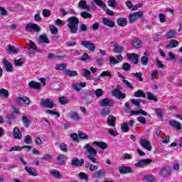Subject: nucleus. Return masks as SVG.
I'll use <instances>...</instances> for the list:
<instances>
[{
	"label": "nucleus",
	"mask_w": 182,
	"mask_h": 182,
	"mask_svg": "<svg viewBox=\"0 0 182 182\" xmlns=\"http://www.w3.org/2000/svg\"><path fill=\"white\" fill-rule=\"evenodd\" d=\"M68 27L72 34L77 33L79 31V18L75 16H70L67 19Z\"/></svg>",
	"instance_id": "1"
},
{
	"label": "nucleus",
	"mask_w": 182,
	"mask_h": 182,
	"mask_svg": "<svg viewBox=\"0 0 182 182\" xmlns=\"http://www.w3.org/2000/svg\"><path fill=\"white\" fill-rule=\"evenodd\" d=\"M143 18V11H139L134 13H131L128 17L130 23H134L137 19Z\"/></svg>",
	"instance_id": "2"
},
{
	"label": "nucleus",
	"mask_w": 182,
	"mask_h": 182,
	"mask_svg": "<svg viewBox=\"0 0 182 182\" xmlns=\"http://www.w3.org/2000/svg\"><path fill=\"white\" fill-rule=\"evenodd\" d=\"M41 106L45 107L46 109H53L55 105L53 101L50 98L42 99L40 102Z\"/></svg>",
	"instance_id": "3"
},
{
	"label": "nucleus",
	"mask_w": 182,
	"mask_h": 182,
	"mask_svg": "<svg viewBox=\"0 0 182 182\" xmlns=\"http://www.w3.org/2000/svg\"><path fill=\"white\" fill-rule=\"evenodd\" d=\"M25 29L26 32H41V26L36 23H28L26 25Z\"/></svg>",
	"instance_id": "4"
},
{
	"label": "nucleus",
	"mask_w": 182,
	"mask_h": 182,
	"mask_svg": "<svg viewBox=\"0 0 182 182\" xmlns=\"http://www.w3.org/2000/svg\"><path fill=\"white\" fill-rule=\"evenodd\" d=\"M82 46H84L86 49L90 50V52H95L96 50V46L95 43L88 41H83L81 42Z\"/></svg>",
	"instance_id": "5"
},
{
	"label": "nucleus",
	"mask_w": 182,
	"mask_h": 182,
	"mask_svg": "<svg viewBox=\"0 0 182 182\" xmlns=\"http://www.w3.org/2000/svg\"><path fill=\"white\" fill-rule=\"evenodd\" d=\"M21 102L25 103V105H29L31 103V99L25 95H19L18 97L15 100V102L16 105H21Z\"/></svg>",
	"instance_id": "6"
},
{
	"label": "nucleus",
	"mask_w": 182,
	"mask_h": 182,
	"mask_svg": "<svg viewBox=\"0 0 182 182\" xmlns=\"http://www.w3.org/2000/svg\"><path fill=\"white\" fill-rule=\"evenodd\" d=\"M173 168L170 166H164L162 168L159 172L161 177H169L171 176V171Z\"/></svg>",
	"instance_id": "7"
},
{
	"label": "nucleus",
	"mask_w": 182,
	"mask_h": 182,
	"mask_svg": "<svg viewBox=\"0 0 182 182\" xmlns=\"http://www.w3.org/2000/svg\"><path fill=\"white\" fill-rule=\"evenodd\" d=\"M140 144L141 147H144V149H146V150H148V151H151L152 148H151V144L150 143V141L146 139H142L140 141Z\"/></svg>",
	"instance_id": "8"
},
{
	"label": "nucleus",
	"mask_w": 182,
	"mask_h": 182,
	"mask_svg": "<svg viewBox=\"0 0 182 182\" xmlns=\"http://www.w3.org/2000/svg\"><path fill=\"white\" fill-rule=\"evenodd\" d=\"M84 149L89 153V156H97V150L93 148L90 144H85Z\"/></svg>",
	"instance_id": "9"
},
{
	"label": "nucleus",
	"mask_w": 182,
	"mask_h": 182,
	"mask_svg": "<svg viewBox=\"0 0 182 182\" xmlns=\"http://www.w3.org/2000/svg\"><path fill=\"white\" fill-rule=\"evenodd\" d=\"M127 58L132 60L134 65H139V55L136 53H127Z\"/></svg>",
	"instance_id": "10"
},
{
	"label": "nucleus",
	"mask_w": 182,
	"mask_h": 182,
	"mask_svg": "<svg viewBox=\"0 0 182 182\" xmlns=\"http://www.w3.org/2000/svg\"><path fill=\"white\" fill-rule=\"evenodd\" d=\"M111 45L114 46V53H122V52H124V48L114 41L111 42Z\"/></svg>",
	"instance_id": "11"
},
{
	"label": "nucleus",
	"mask_w": 182,
	"mask_h": 182,
	"mask_svg": "<svg viewBox=\"0 0 182 182\" xmlns=\"http://www.w3.org/2000/svg\"><path fill=\"white\" fill-rule=\"evenodd\" d=\"M13 136L16 140H21L22 139V132L19 130L18 127H15L13 131Z\"/></svg>",
	"instance_id": "12"
},
{
	"label": "nucleus",
	"mask_w": 182,
	"mask_h": 182,
	"mask_svg": "<svg viewBox=\"0 0 182 182\" xmlns=\"http://www.w3.org/2000/svg\"><path fill=\"white\" fill-rule=\"evenodd\" d=\"M119 171L120 174H127L129 173H133V170L130 166H119Z\"/></svg>",
	"instance_id": "13"
},
{
	"label": "nucleus",
	"mask_w": 182,
	"mask_h": 182,
	"mask_svg": "<svg viewBox=\"0 0 182 182\" xmlns=\"http://www.w3.org/2000/svg\"><path fill=\"white\" fill-rule=\"evenodd\" d=\"M71 164L74 167H80V166L85 164V159H81L79 160L78 159H75L72 160Z\"/></svg>",
	"instance_id": "14"
},
{
	"label": "nucleus",
	"mask_w": 182,
	"mask_h": 182,
	"mask_svg": "<svg viewBox=\"0 0 182 182\" xmlns=\"http://www.w3.org/2000/svg\"><path fill=\"white\" fill-rule=\"evenodd\" d=\"M112 94L114 96H118V99H126V94L122 92L119 89H114Z\"/></svg>",
	"instance_id": "15"
},
{
	"label": "nucleus",
	"mask_w": 182,
	"mask_h": 182,
	"mask_svg": "<svg viewBox=\"0 0 182 182\" xmlns=\"http://www.w3.org/2000/svg\"><path fill=\"white\" fill-rule=\"evenodd\" d=\"M3 62L6 72H12L14 70V66H12V64L8 60L4 58Z\"/></svg>",
	"instance_id": "16"
},
{
	"label": "nucleus",
	"mask_w": 182,
	"mask_h": 182,
	"mask_svg": "<svg viewBox=\"0 0 182 182\" xmlns=\"http://www.w3.org/2000/svg\"><path fill=\"white\" fill-rule=\"evenodd\" d=\"M168 124L177 130H181V123L176 120L168 121Z\"/></svg>",
	"instance_id": "17"
},
{
	"label": "nucleus",
	"mask_w": 182,
	"mask_h": 182,
	"mask_svg": "<svg viewBox=\"0 0 182 182\" xmlns=\"http://www.w3.org/2000/svg\"><path fill=\"white\" fill-rule=\"evenodd\" d=\"M24 169L26 170V173H28V174H29L30 176H32L33 177L38 176V173H36V170H35V168L26 166Z\"/></svg>",
	"instance_id": "18"
},
{
	"label": "nucleus",
	"mask_w": 182,
	"mask_h": 182,
	"mask_svg": "<svg viewBox=\"0 0 182 182\" xmlns=\"http://www.w3.org/2000/svg\"><path fill=\"white\" fill-rule=\"evenodd\" d=\"M63 75H66V76L70 77H75V76H77V71L65 69L63 71Z\"/></svg>",
	"instance_id": "19"
},
{
	"label": "nucleus",
	"mask_w": 182,
	"mask_h": 182,
	"mask_svg": "<svg viewBox=\"0 0 182 182\" xmlns=\"http://www.w3.org/2000/svg\"><path fill=\"white\" fill-rule=\"evenodd\" d=\"M106 176V171L103 169H100L94 173V177L95 178H102Z\"/></svg>",
	"instance_id": "20"
},
{
	"label": "nucleus",
	"mask_w": 182,
	"mask_h": 182,
	"mask_svg": "<svg viewBox=\"0 0 182 182\" xmlns=\"http://www.w3.org/2000/svg\"><path fill=\"white\" fill-rule=\"evenodd\" d=\"M92 144H95V146H97V147H100L102 150H106V149H107V144L103 141H95L92 142Z\"/></svg>",
	"instance_id": "21"
},
{
	"label": "nucleus",
	"mask_w": 182,
	"mask_h": 182,
	"mask_svg": "<svg viewBox=\"0 0 182 182\" xmlns=\"http://www.w3.org/2000/svg\"><path fill=\"white\" fill-rule=\"evenodd\" d=\"M78 6L80 8H82V9H86L87 12H90V7L87 6V4L86 3V1L85 0H80L78 3Z\"/></svg>",
	"instance_id": "22"
},
{
	"label": "nucleus",
	"mask_w": 182,
	"mask_h": 182,
	"mask_svg": "<svg viewBox=\"0 0 182 182\" xmlns=\"http://www.w3.org/2000/svg\"><path fill=\"white\" fill-rule=\"evenodd\" d=\"M100 105L106 107L107 106H109V107H112L113 106V102L110 101V100L107 98H104L101 102H100Z\"/></svg>",
	"instance_id": "23"
},
{
	"label": "nucleus",
	"mask_w": 182,
	"mask_h": 182,
	"mask_svg": "<svg viewBox=\"0 0 182 182\" xmlns=\"http://www.w3.org/2000/svg\"><path fill=\"white\" fill-rule=\"evenodd\" d=\"M28 86L31 89H36V90L41 89V83L36 82V81H31L28 83Z\"/></svg>",
	"instance_id": "24"
},
{
	"label": "nucleus",
	"mask_w": 182,
	"mask_h": 182,
	"mask_svg": "<svg viewBox=\"0 0 182 182\" xmlns=\"http://www.w3.org/2000/svg\"><path fill=\"white\" fill-rule=\"evenodd\" d=\"M117 23L119 26L124 28V26H127V19H126V18H119L117 21Z\"/></svg>",
	"instance_id": "25"
},
{
	"label": "nucleus",
	"mask_w": 182,
	"mask_h": 182,
	"mask_svg": "<svg viewBox=\"0 0 182 182\" xmlns=\"http://www.w3.org/2000/svg\"><path fill=\"white\" fill-rule=\"evenodd\" d=\"M178 46V41L177 40H171L169 44L166 45V49H171V48H177Z\"/></svg>",
	"instance_id": "26"
},
{
	"label": "nucleus",
	"mask_w": 182,
	"mask_h": 182,
	"mask_svg": "<svg viewBox=\"0 0 182 182\" xmlns=\"http://www.w3.org/2000/svg\"><path fill=\"white\" fill-rule=\"evenodd\" d=\"M0 97L8 99L9 97V91L5 88L0 89Z\"/></svg>",
	"instance_id": "27"
},
{
	"label": "nucleus",
	"mask_w": 182,
	"mask_h": 182,
	"mask_svg": "<svg viewBox=\"0 0 182 182\" xmlns=\"http://www.w3.org/2000/svg\"><path fill=\"white\" fill-rule=\"evenodd\" d=\"M102 21L106 26H109V28H114V22H113V21L108 20L107 18H103Z\"/></svg>",
	"instance_id": "28"
},
{
	"label": "nucleus",
	"mask_w": 182,
	"mask_h": 182,
	"mask_svg": "<svg viewBox=\"0 0 182 182\" xmlns=\"http://www.w3.org/2000/svg\"><path fill=\"white\" fill-rule=\"evenodd\" d=\"M108 124L111 126V127H114L116 126V117L113 115H109L107 119Z\"/></svg>",
	"instance_id": "29"
},
{
	"label": "nucleus",
	"mask_w": 182,
	"mask_h": 182,
	"mask_svg": "<svg viewBox=\"0 0 182 182\" xmlns=\"http://www.w3.org/2000/svg\"><path fill=\"white\" fill-rule=\"evenodd\" d=\"M38 42L40 43H50V41L46 35H41L39 36Z\"/></svg>",
	"instance_id": "30"
},
{
	"label": "nucleus",
	"mask_w": 182,
	"mask_h": 182,
	"mask_svg": "<svg viewBox=\"0 0 182 182\" xmlns=\"http://www.w3.org/2000/svg\"><path fill=\"white\" fill-rule=\"evenodd\" d=\"M134 96V97H143L144 99H146V93L141 90H138L135 92Z\"/></svg>",
	"instance_id": "31"
},
{
	"label": "nucleus",
	"mask_w": 182,
	"mask_h": 182,
	"mask_svg": "<svg viewBox=\"0 0 182 182\" xmlns=\"http://www.w3.org/2000/svg\"><path fill=\"white\" fill-rule=\"evenodd\" d=\"M177 36V31L174 30H170L167 33H166V37L168 39H174Z\"/></svg>",
	"instance_id": "32"
},
{
	"label": "nucleus",
	"mask_w": 182,
	"mask_h": 182,
	"mask_svg": "<svg viewBox=\"0 0 182 182\" xmlns=\"http://www.w3.org/2000/svg\"><path fill=\"white\" fill-rule=\"evenodd\" d=\"M82 73H83L84 77H85L87 80H90V79H92V77L90 76V75H92L90 70L84 68L82 69Z\"/></svg>",
	"instance_id": "33"
},
{
	"label": "nucleus",
	"mask_w": 182,
	"mask_h": 182,
	"mask_svg": "<svg viewBox=\"0 0 182 182\" xmlns=\"http://www.w3.org/2000/svg\"><path fill=\"white\" fill-rule=\"evenodd\" d=\"M121 130L123 133H129V130H130V127H129V123H122L121 124Z\"/></svg>",
	"instance_id": "34"
},
{
	"label": "nucleus",
	"mask_w": 182,
	"mask_h": 182,
	"mask_svg": "<svg viewBox=\"0 0 182 182\" xmlns=\"http://www.w3.org/2000/svg\"><path fill=\"white\" fill-rule=\"evenodd\" d=\"M28 42L29 45H31V49H33V50H36L38 53H41V52H42V50L38 48V46H36V44L33 41H29Z\"/></svg>",
	"instance_id": "35"
},
{
	"label": "nucleus",
	"mask_w": 182,
	"mask_h": 182,
	"mask_svg": "<svg viewBox=\"0 0 182 182\" xmlns=\"http://www.w3.org/2000/svg\"><path fill=\"white\" fill-rule=\"evenodd\" d=\"M58 161V164H60V166H65L66 161L65 159V155L63 154H60L58 158H57Z\"/></svg>",
	"instance_id": "36"
},
{
	"label": "nucleus",
	"mask_w": 182,
	"mask_h": 182,
	"mask_svg": "<svg viewBox=\"0 0 182 182\" xmlns=\"http://www.w3.org/2000/svg\"><path fill=\"white\" fill-rule=\"evenodd\" d=\"M70 119L71 120H75V122H77L80 118L79 117V114L76 112L71 111L70 112Z\"/></svg>",
	"instance_id": "37"
},
{
	"label": "nucleus",
	"mask_w": 182,
	"mask_h": 182,
	"mask_svg": "<svg viewBox=\"0 0 182 182\" xmlns=\"http://www.w3.org/2000/svg\"><path fill=\"white\" fill-rule=\"evenodd\" d=\"M8 50L11 52V53H18L19 52V48H16L15 46L9 44Z\"/></svg>",
	"instance_id": "38"
},
{
	"label": "nucleus",
	"mask_w": 182,
	"mask_h": 182,
	"mask_svg": "<svg viewBox=\"0 0 182 182\" xmlns=\"http://www.w3.org/2000/svg\"><path fill=\"white\" fill-rule=\"evenodd\" d=\"M146 95H147L148 100H153L154 102H157L158 100H157V97H156V95L150 92H147Z\"/></svg>",
	"instance_id": "39"
},
{
	"label": "nucleus",
	"mask_w": 182,
	"mask_h": 182,
	"mask_svg": "<svg viewBox=\"0 0 182 182\" xmlns=\"http://www.w3.org/2000/svg\"><path fill=\"white\" fill-rule=\"evenodd\" d=\"M68 65L65 63H60L55 65L56 70H65Z\"/></svg>",
	"instance_id": "40"
},
{
	"label": "nucleus",
	"mask_w": 182,
	"mask_h": 182,
	"mask_svg": "<svg viewBox=\"0 0 182 182\" xmlns=\"http://www.w3.org/2000/svg\"><path fill=\"white\" fill-rule=\"evenodd\" d=\"M79 177L80 180H83L85 182L89 181V176H87V174H86L85 172H80L79 173Z\"/></svg>",
	"instance_id": "41"
},
{
	"label": "nucleus",
	"mask_w": 182,
	"mask_h": 182,
	"mask_svg": "<svg viewBox=\"0 0 182 182\" xmlns=\"http://www.w3.org/2000/svg\"><path fill=\"white\" fill-rule=\"evenodd\" d=\"M78 137H80V139H82V140H87L89 139L87 134L84 133L82 131L78 132Z\"/></svg>",
	"instance_id": "42"
},
{
	"label": "nucleus",
	"mask_w": 182,
	"mask_h": 182,
	"mask_svg": "<svg viewBox=\"0 0 182 182\" xmlns=\"http://www.w3.org/2000/svg\"><path fill=\"white\" fill-rule=\"evenodd\" d=\"M131 102L134 105V106H136L140 109V103H141V99H132Z\"/></svg>",
	"instance_id": "43"
},
{
	"label": "nucleus",
	"mask_w": 182,
	"mask_h": 182,
	"mask_svg": "<svg viewBox=\"0 0 182 182\" xmlns=\"http://www.w3.org/2000/svg\"><path fill=\"white\" fill-rule=\"evenodd\" d=\"M51 176H53V177H55V178H61L62 175H60V173L59 171L55 169L50 172Z\"/></svg>",
	"instance_id": "44"
},
{
	"label": "nucleus",
	"mask_w": 182,
	"mask_h": 182,
	"mask_svg": "<svg viewBox=\"0 0 182 182\" xmlns=\"http://www.w3.org/2000/svg\"><path fill=\"white\" fill-rule=\"evenodd\" d=\"M58 102L60 103V105H68V103H69V100H68L66 97L63 96L59 97Z\"/></svg>",
	"instance_id": "45"
},
{
	"label": "nucleus",
	"mask_w": 182,
	"mask_h": 182,
	"mask_svg": "<svg viewBox=\"0 0 182 182\" xmlns=\"http://www.w3.org/2000/svg\"><path fill=\"white\" fill-rule=\"evenodd\" d=\"M80 16L84 19H88L89 18H92V14L87 11H82L80 13Z\"/></svg>",
	"instance_id": "46"
},
{
	"label": "nucleus",
	"mask_w": 182,
	"mask_h": 182,
	"mask_svg": "<svg viewBox=\"0 0 182 182\" xmlns=\"http://www.w3.org/2000/svg\"><path fill=\"white\" fill-rule=\"evenodd\" d=\"M141 63L142 66H147V65H149V58L142 56L141 58Z\"/></svg>",
	"instance_id": "47"
},
{
	"label": "nucleus",
	"mask_w": 182,
	"mask_h": 182,
	"mask_svg": "<svg viewBox=\"0 0 182 182\" xmlns=\"http://www.w3.org/2000/svg\"><path fill=\"white\" fill-rule=\"evenodd\" d=\"M132 46L134 48H141V41L139 40V38H136L133 41Z\"/></svg>",
	"instance_id": "48"
},
{
	"label": "nucleus",
	"mask_w": 182,
	"mask_h": 182,
	"mask_svg": "<svg viewBox=\"0 0 182 182\" xmlns=\"http://www.w3.org/2000/svg\"><path fill=\"white\" fill-rule=\"evenodd\" d=\"M95 4L100 8H106V4L102 0H94Z\"/></svg>",
	"instance_id": "49"
},
{
	"label": "nucleus",
	"mask_w": 182,
	"mask_h": 182,
	"mask_svg": "<svg viewBox=\"0 0 182 182\" xmlns=\"http://www.w3.org/2000/svg\"><path fill=\"white\" fill-rule=\"evenodd\" d=\"M132 69V65L129 63H125L122 65V70H124V72H129Z\"/></svg>",
	"instance_id": "50"
},
{
	"label": "nucleus",
	"mask_w": 182,
	"mask_h": 182,
	"mask_svg": "<svg viewBox=\"0 0 182 182\" xmlns=\"http://www.w3.org/2000/svg\"><path fill=\"white\" fill-rule=\"evenodd\" d=\"M95 157L96 156H92V155L87 156V159H88V160H90L92 163H95V164H99V161H97V159Z\"/></svg>",
	"instance_id": "51"
},
{
	"label": "nucleus",
	"mask_w": 182,
	"mask_h": 182,
	"mask_svg": "<svg viewBox=\"0 0 182 182\" xmlns=\"http://www.w3.org/2000/svg\"><path fill=\"white\" fill-rule=\"evenodd\" d=\"M70 139L75 141L76 143H79V135L76 133H73L70 135Z\"/></svg>",
	"instance_id": "52"
},
{
	"label": "nucleus",
	"mask_w": 182,
	"mask_h": 182,
	"mask_svg": "<svg viewBox=\"0 0 182 182\" xmlns=\"http://www.w3.org/2000/svg\"><path fill=\"white\" fill-rule=\"evenodd\" d=\"M22 122L26 127H29V126H31V121H29V119H28V117H23Z\"/></svg>",
	"instance_id": "53"
},
{
	"label": "nucleus",
	"mask_w": 182,
	"mask_h": 182,
	"mask_svg": "<svg viewBox=\"0 0 182 182\" xmlns=\"http://www.w3.org/2000/svg\"><path fill=\"white\" fill-rule=\"evenodd\" d=\"M83 98L87 102V105H92V103H93V98H92V97L86 95L85 94Z\"/></svg>",
	"instance_id": "54"
},
{
	"label": "nucleus",
	"mask_w": 182,
	"mask_h": 182,
	"mask_svg": "<svg viewBox=\"0 0 182 182\" xmlns=\"http://www.w3.org/2000/svg\"><path fill=\"white\" fill-rule=\"evenodd\" d=\"M85 95L87 96H90V97H92L93 99V97H95V90H93V88H90L86 92Z\"/></svg>",
	"instance_id": "55"
},
{
	"label": "nucleus",
	"mask_w": 182,
	"mask_h": 182,
	"mask_svg": "<svg viewBox=\"0 0 182 182\" xmlns=\"http://www.w3.org/2000/svg\"><path fill=\"white\" fill-rule=\"evenodd\" d=\"M50 15H52V14L50 13V10L48 9H44L43 10V16H44V18H49Z\"/></svg>",
	"instance_id": "56"
},
{
	"label": "nucleus",
	"mask_w": 182,
	"mask_h": 182,
	"mask_svg": "<svg viewBox=\"0 0 182 182\" xmlns=\"http://www.w3.org/2000/svg\"><path fill=\"white\" fill-rule=\"evenodd\" d=\"M133 75L136 77V79H139V82H143V73H141V72L139 73H133Z\"/></svg>",
	"instance_id": "57"
},
{
	"label": "nucleus",
	"mask_w": 182,
	"mask_h": 182,
	"mask_svg": "<svg viewBox=\"0 0 182 182\" xmlns=\"http://www.w3.org/2000/svg\"><path fill=\"white\" fill-rule=\"evenodd\" d=\"M144 178L146 182H156V179L151 175H146L144 176Z\"/></svg>",
	"instance_id": "58"
},
{
	"label": "nucleus",
	"mask_w": 182,
	"mask_h": 182,
	"mask_svg": "<svg viewBox=\"0 0 182 182\" xmlns=\"http://www.w3.org/2000/svg\"><path fill=\"white\" fill-rule=\"evenodd\" d=\"M102 113L104 116L110 114V108L105 107L102 110Z\"/></svg>",
	"instance_id": "59"
},
{
	"label": "nucleus",
	"mask_w": 182,
	"mask_h": 182,
	"mask_svg": "<svg viewBox=\"0 0 182 182\" xmlns=\"http://www.w3.org/2000/svg\"><path fill=\"white\" fill-rule=\"evenodd\" d=\"M101 77H112V73L109 72L108 70L104 71L100 74Z\"/></svg>",
	"instance_id": "60"
},
{
	"label": "nucleus",
	"mask_w": 182,
	"mask_h": 182,
	"mask_svg": "<svg viewBox=\"0 0 182 182\" xmlns=\"http://www.w3.org/2000/svg\"><path fill=\"white\" fill-rule=\"evenodd\" d=\"M95 95L96 97H100V96H103V90L97 89L95 91Z\"/></svg>",
	"instance_id": "61"
},
{
	"label": "nucleus",
	"mask_w": 182,
	"mask_h": 182,
	"mask_svg": "<svg viewBox=\"0 0 182 182\" xmlns=\"http://www.w3.org/2000/svg\"><path fill=\"white\" fill-rule=\"evenodd\" d=\"M155 112L156 114V116L159 117V119L160 120H161V119H163V112L161 111V109H156L155 110Z\"/></svg>",
	"instance_id": "62"
},
{
	"label": "nucleus",
	"mask_w": 182,
	"mask_h": 182,
	"mask_svg": "<svg viewBox=\"0 0 182 182\" xmlns=\"http://www.w3.org/2000/svg\"><path fill=\"white\" fill-rule=\"evenodd\" d=\"M109 63L112 65H117V63H119V60H117L114 56H111L109 57Z\"/></svg>",
	"instance_id": "63"
},
{
	"label": "nucleus",
	"mask_w": 182,
	"mask_h": 182,
	"mask_svg": "<svg viewBox=\"0 0 182 182\" xmlns=\"http://www.w3.org/2000/svg\"><path fill=\"white\" fill-rule=\"evenodd\" d=\"M80 32H87V25L86 24H81L80 26Z\"/></svg>",
	"instance_id": "64"
}]
</instances>
